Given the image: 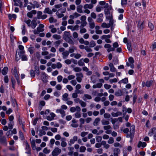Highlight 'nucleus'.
I'll return each mask as SVG.
<instances>
[{"label": "nucleus", "mask_w": 156, "mask_h": 156, "mask_svg": "<svg viewBox=\"0 0 156 156\" xmlns=\"http://www.w3.org/2000/svg\"><path fill=\"white\" fill-rule=\"evenodd\" d=\"M61 150L58 147H55L52 152V156H57L61 152Z\"/></svg>", "instance_id": "obj_1"}, {"label": "nucleus", "mask_w": 156, "mask_h": 156, "mask_svg": "<svg viewBox=\"0 0 156 156\" xmlns=\"http://www.w3.org/2000/svg\"><path fill=\"white\" fill-rule=\"evenodd\" d=\"M86 17L85 16H83L80 18L81 20V25L80 26V28H82L85 26L87 24V22L86 21Z\"/></svg>", "instance_id": "obj_2"}, {"label": "nucleus", "mask_w": 156, "mask_h": 156, "mask_svg": "<svg viewBox=\"0 0 156 156\" xmlns=\"http://www.w3.org/2000/svg\"><path fill=\"white\" fill-rule=\"evenodd\" d=\"M112 7H109V9H105V13L106 15V18H108L110 19V17L112 16V15L111 14L110 10H111Z\"/></svg>", "instance_id": "obj_3"}, {"label": "nucleus", "mask_w": 156, "mask_h": 156, "mask_svg": "<svg viewBox=\"0 0 156 156\" xmlns=\"http://www.w3.org/2000/svg\"><path fill=\"white\" fill-rule=\"evenodd\" d=\"M41 77L43 82L46 83L48 82V75L44 72L42 73Z\"/></svg>", "instance_id": "obj_4"}, {"label": "nucleus", "mask_w": 156, "mask_h": 156, "mask_svg": "<svg viewBox=\"0 0 156 156\" xmlns=\"http://www.w3.org/2000/svg\"><path fill=\"white\" fill-rule=\"evenodd\" d=\"M37 19L35 17L31 22L30 26L33 29H34L37 25L36 20Z\"/></svg>", "instance_id": "obj_5"}, {"label": "nucleus", "mask_w": 156, "mask_h": 156, "mask_svg": "<svg viewBox=\"0 0 156 156\" xmlns=\"http://www.w3.org/2000/svg\"><path fill=\"white\" fill-rule=\"evenodd\" d=\"M56 112L60 113L61 114V116L62 118H63L65 116V112L62 109L60 108L57 109Z\"/></svg>", "instance_id": "obj_6"}, {"label": "nucleus", "mask_w": 156, "mask_h": 156, "mask_svg": "<svg viewBox=\"0 0 156 156\" xmlns=\"http://www.w3.org/2000/svg\"><path fill=\"white\" fill-rule=\"evenodd\" d=\"M144 22L143 21L142 23H140V21H139L138 23L137 26L139 29L140 30H142L144 27Z\"/></svg>", "instance_id": "obj_7"}, {"label": "nucleus", "mask_w": 156, "mask_h": 156, "mask_svg": "<svg viewBox=\"0 0 156 156\" xmlns=\"http://www.w3.org/2000/svg\"><path fill=\"white\" fill-rule=\"evenodd\" d=\"M78 137L76 136H74L73 139H70L69 141V145L71 146L72 144H73L75 141L77 140Z\"/></svg>", "instance_id": "obj_8"}, {"label": "nucleus", "mask_w": 156, "mask_h": 156, "mask_svg": "<svg viewBox=\"0 0 156 156\" xmlns=\"http://www.w3.org/2000/svg\"><path fill=\"white\" fill-rule=\"evenodd\" d=\"M79 26L76 25L73 27L72 26H69L67 27V28L69 29H70L72 30H78Z\"/></svg>", "instance_id": "obj_9"}, {"label": "nucleus", "mask_w": 156, "mask_h": 156, "mask_svg": "<svg viewBox=\"0 0 156 156\" xmlns=\"http://www.w3.org/2000/svg\"><path fill=\"white\" fill-rule=\"evenodd\" d=\"M120 150L118 148H115L113 151L114 156H118V155L120 153Z\"/></svg>", "instance_id": "obj_10"}, {"label": "nucleus", "mask_w": 156, "mask_h": 156, "mask_svg": "<svg viewBox=\"0 0 156 156\" xmlns=\"http://www.w3.org/2000/svg\"><path fill=\"white\" fill-rule=\"evenodd\" d=\"M92 98L91 96L88 94H84L83 96V99L84 101H86L87 99H91Z\"/></svg>", "instance_id": "obj_11"}, {"label": "nucleus", "mask_w": 156, "mask_h": 156, "mask_svg": "<svg viewBox=\"0 0 156 156\" xmlns=\"http://www.w3.org/2000/svg\"><path fill=\"white\" fill-rule=\"evenodd\" d=\"M64 35L65 36V40L69 38H70V37H72L70 34L69 32L68 31H65L64 32Z\"/></svg>", "instance_id": "obj_12"}, {"label": "nucleus", "mask_w": 156, "mask_h": 156, "mask_svg": "<svg viewBox=\"0 0 156 156\" xmlns=\"http://www.w3.org/2000/svg\"><path fill=\"white\" fill-rule=\"evenodd\" d=\"M0 143L3 144H5L6 143V140L5 136H0Z\"/></svg>", "instance_id": "obj_13"}, {"label": "nucleus", "mask_w": 156, "mask_h": 156, "mask_svg": "<svg viewBox=\"0 0 156 156\" xmlns=\"http://www.w3.org/2000/svg\"><path fill=\"white\" fill-rule=\"evenodd\" d=\"M69 51H66L62 53L63 58L64 59H66L69 55Z\"/></svg>", "instance_id": "obj_14"}, {"label": "nucleus", "mask_w": 156, "mask_h": 156, "mask_svg": "<svg viewBox=\"0 0 156 156\" xmlns=\"http://www.w3.org/2000/svg\"><path fill=\"white\" fill-rule=\"evenodd\" d=\"M30 143L31 145V147L33 150H35L36 149V147L35 146V141L34 140H31V138L30 139Z\"/></svg>", "instance_id": "obj_15"}, {"label": "nucleus", "mask_w": 156, "mask_h": 156, "mask_svg": "<svg viewBox=\"0 0 156 156\" xmlns=\"http://www.w3.org/2000/svg\"><path fill=\"white\" fill-rule=\"evenodd\" d=\"M83 6L82 5H79L76 7L77 11L80 13H83V12L82 10Z\"/></svg>", "instance_id": "obj_16"}, {"label": "nucleus", "mask_w": 156, "mask_h": 156, "mask_svg": "<svg viewBox=\"0 0 156 156\" xmlns=\"http://www.w3.org/2000/svg\"><path fill=\"white\" fill-rule=\"evenodd\" d=\"M93 5L91 4H86L84 5L83 6V8L85 9H91L93 7Z\"/></svg>", "instance_id": "obj_17"}, {"label": "nucleus", "mask_w": 156, "mask_h": 156, "mask_svg": "<svg viewBox=\"0 0 156 156\" xmlns=\"http://www.w3.org/2000/svg\"><path fill=\"white\" fill-rule=\"evenodd\" d=\"M43 12L44 13H48L49 14H51L52 13V11L48 7L46 8Z\"/></svg>", "instance_id": "obj_18"}, {"label": "nucleus", "mask_w": 156, "mask_h": 156, "mask_svg": "<svg viewBox=\"0 0 156 156\" xmlns=\"http://www.w3.org/2000/svg\"><path fill=\"white\" fill-rule=\"evenodd\" d=\"M109 66L110 68V70L111 72H115L116 69L114 67L112 63H110L109 64Z\"/></svg>", "instance_id": "obj_19"}, {"label": "nucleus", "mask_w": 156, "mask_h": 156, "mask_svg": "<svg viewBox=\"0 0 156 156\" xmlns=\"http://www.w3.org/2000/svg\"><path fill=\"white\" fill-rule=\"evenodd\" d=\"M8 71V68L7 67H5L3 68L2 70V73L3 75H5L7 74Z\"/></svg>", "instance_id": "obj_20"}, {"label": "nucleus", "mask_w": 156, "mask_h": 156, "mask_svg": "<svg viewBox=\"0 0 156 156\" xmlns=\"http://www.w3.org/2000/svg\"><path fill=\"white\" fill-rule=\"evenodd\" d=\"M100 119L99 118H97L95 119L94 122L93 123V124L94 126H97L98 125L99 122L100 121Z\"/></svg>", "instance_id": "obj_21"}, {"label": "nucleus", "mask_w": 156, "mask_h": 156, "mask_svg": "<svg viewBox=\"0 0 156 156\" xmlns=\"http://www.w3.org/2000/svg\"><path fill=\"white\" fill-rule=\"evenodd\" d=\"M102 145L104 146V147L106 149H108L109 148L110 146L109 144H106L105 141H102Z\"/></svg>", "instance_id": "obj_22"}, {"label": "nucleus", "mask_w": 156, "mask_h": 156, "mask_svg": "<svg viewBox=\"0 0 156 156\" xmlns=\"http://www.w3.org/2000/svg\"><path fill=\"white\" fill-rule=\"evenodd\" d=\"M122 114V112H117L116 113L112 112V115L113 117H117L119 115H121Z\"/></svg>", "instance_id": "obj_23"}, {"label": "nucleus", "mask_w": 156, "mask_h": 156, "mask_svg": "<svg viewBox=\"0 0 156 156\" xmlns=\"http://www.w3.org/2000/svg\"><path fill=\"white\" fill-rule=\"evenodd\" d=\"M68 94L67 93H65L62 95V100L64 101H67L68 100L69 98H68Z\"/></svg>", "instance_id": "obj_24"}, {"label": "nucleus", "mask_w": 156, "mask_h": 156, "mask_svg": "<svg viewBox=\"0 0 156 156\" xmlns=\"http://www.w3.org/2000/svg\"><path fill=\"white\" fill-rule=\"evenodd\" d=\"M75 92V93H73L72 94V97L73 98H76L77 97V94H79L80 93V90H76Z\"/></svg>", "instance_id": "obj_25"}, {"label": "nucleus", "mask_w": 156, "mask_h": 156, "mask_svg": "<svg viewBox=\"0 0 156 156\" xmlns=\"http://www.w3.org/2000/svg\"><path fill=\"white\" fill-rule=\"evenodd\" d=\"M115 94L117 96H120L122 95V94L121 90H119L115 92Z\"/></svg>", "instance_id": "obj_26"}, {"label": "nucleus", "mask_w": 156, "mask_h": 156, "mask_svg": "<svg viewBox=\"0 0 156 156\" xmlns=\"http://www.w3.org/2000/svg\"><path fill=\"white\" fill-rule=\"evenodd\" d=\"M102 85V84L101 83H98L96 84H94L93 86V87L94 88H100Z\"/></svg>", "instance_id": "obj_27"}, {"label": "nucleus", "mask_w": 156, "mask_h": 156, "mask_svg": "<svg viewBox=\"0 0 156 156\" xmlns=\"http://www.w3.org/2000/svg\"><path fill=\"white\" fill-rule=\"evenodd\" d=\"M101 27L103 28H108L110 27V25L108 23H102Z\"/></svg>", "instance_id": "obj_28"}, {"label": "nucleus", "mask_w": 156, "mask_h": 156, "mask_svg": "<svg viewBox=\"0 0 156 156\" xmlns=\"http://www.w3.org/2000/svg\"><path fill=\"white\" fill-rule=\"evenodd\" d=\"M13 73L15 75V76L16 79L19 78V75L17 73V69L16 67H15Z\"/></svg>", "instance_id": "obj_29"}, {"label": "nucleus", "mask_w": 156, "mask_h": 156, "mask_svg": "<svg viewBox=\"0 0 156 156\" xmlns=\"http://www.w3.org/2000/svg\"><path fill=\"white\" fill-rule=\"evenodd\" d=\"M28 51L30 52V54H32L35 51V48L33 47H30L28 48Z\"/></svg>", "instance_id": "obj_30"}, {"label": "nucleus", "mask_w": 156, "mask_h": 156, "mask_svg": "<svg viewBox=\"0 0 156 156\" xmlns=\"http://www.w3.org/2000/svg\"><path fill=\"white\" fill-rule=\"evenodd\" d=\"M148 27L150 28L151 31H152L153 30L154 27V26L150 22L148 23Z\"/></svg>", "instance_id": "obj_31"}, {"label": "nucleus", "mask_w": 156, "mask_h": 156, "mask_svg": "<svg viewBox=\"0 0 156 156\" xmlns=\"http://www.w3.org/2000/svg\"><path fill=\"white\" fill-rule=\"evenodd\" d=\"M102 124L103 125H108L109 124V122L108 121L103 119L101 120Z\"/></svg>", "instance_id": "obj_32"}, {"label": "nucleus", "mask_w": 156, "mask_h": 156, "mask_svg": "<svg viewBox=\"0 0 156 156\" xmlns=\"http://www.w3.org/2000/svg\"><path fill=\"white\" fill-rule=\"evenodd\" d=\"M68 43L70 44H74V42L73 40L72 37H70L66 40Z\"/></svg>", "instance_id": "obj_33"}, {"label": "nucleus", "mask_w": 156, "mask_h": 156, "mask_svg": "<svg viewBox=\"0 0 156 156\" xmlns=\"http://www.w3.org/2000/svg\"><path fill=\"white\" fill-rule=\"evenodd\" d=\"M106 18V19L109 20V24L110 25V26H112L113 24V20L112 19V16L110 17V19H109L108 18Z\"/></svg>", "instance_id": "obj_34"}, {"label": "nucleus", "mask_w": 156, "mask_h": 156, "mask_svg": "<svg viewBox=\"0 0 156 156\" xmlns=\"http://www.w3.org/2000/svg\"><path fill=\"white\" fill-rule=\"evenodd\" d=\"M26 144V148L25 149L27 151L31 150L29 144H28L27 141L25 143Z\"/></svg>", "instance_id": "obj_35"}, {"label": "nucleus", "mask_w": 156, "mask_h": 156, "mask_svg": "<svg viewBox=\"0 0 156 156\" xmlns=\"http://www.w3.org/2000/svg\"><path fill=\"white\" fill-rule=\"evenodd\" d=\"M126 108L124 106H122V111L123 112V117H124L125 116L126 113Z\"/></svg>", "instance_id": "obj_36"}, {"label": "nucleus", "mask_w": 156, "mask_h": 156, "mask_svg": "<svg viewBox=\"0 0 156 156\" xmlns=\"http://www.w3.org/2000/svg\"><path fill=\"white\" fill-rule=\"evenodd\" d=\"M113 62L115 65L117 64L118 62V59L117 57H114L113 59Z\"/></svg>", "instance_id": "obj_37"}, {"label": "nucleus", "mask_w": 156, "mask_h": 156, "mask_svg": "<svg viewBox=\"0 0 156 156\" xmlns=\"http://www.w3.org/2000/svg\"><path fill=\"white\" fill-rule=\"evenodd\" d=\"M14 125V122H10L8 124V128L10 129H12L13 128V126Z\"/></svg>", "instance_id": "obj_38"}, {"label": "nucleus", "mask_w": 156, "mask_h": 156, "mask_svg": "<svg viewBox=\"0 0 156 156\" xmlns=\"http://www.w3.org/2000/svg\"><path fill=\"white\" fill-rule=\"evenodd\" d=\"M79 103L83 107H85L87 105L86 103L82 100H80L79 101Z\"/></svg>", "instance_id": "obj_39"}, {"label": "nucleus", "mask_w": 156, "mask_h": 156, "mask_svg": "<svg viewBox=\"0 0 156 156\" xmlns=\"http://www.w3.org/2000/svg\"><path fill=\"white\" fill-rule=\"evenodd\" d=\"M135 127L133 125H132L130 126V133H134L135 132Z\"/></svg>", "instance_id": "obj_40"}, {"label": "nucleus", "mask_w": 156, "mask_h": 156, "mask_svg": "<svg viewBox=\"0 0 156 156\" xmlns=\"http://www.w3.org/2000/svg\"><path fill=\"white\" fill-rule=\"evenodd\" d=\"M46 133L43 130H41L39 131V136H42V135H44L46 134Z\"/></svg>", "instance_id": "obj_41"}, {"label": "nucleus", "mask_w": 156, "mask_h": 156, "mask_svg": "<svg viewBox=\"0 0 156 156\" xmlns=\"http://www.w3.org/2000/svg\"><path fill=\"white\" fill-rule=\"evenodd\" d=\"M52 37L54 38L56 40H59L61 38V36L57 34H54L53 36Z\"/></svg>", "instance_id": "obj_42"}, {"label": "nucleus", "mask_w": 156, "mask_h": 156, "mask_svg": "<svg viewBox=\"0 0 156 156\" xmlns=\"http://www.w3.org/2000/svg\"><path fill=\"white\" fill-rule=\"evenodd\" d=\"M89 27L90 29H93L95 27V23L94 22L89 23Z\"/></svg>", "instance_id": "obj_43"}, {"label": "nucleus", "mask_w": 156, "mask_h": 156, "mask_svg": "<svg viewBox=\"0 0 156 156\" xmlns=\"http://www.w3.org/2000/svg\"><path fill=\"white\" fill-rule=\"evenodd\" d=\"M156 130V128H153L151 129V131H150L148 133V135L150 136H152L153 132L155 131Z\"/></svg>", "instance_id": "obj_44"}, {"label": "nucleus", "mask_w": 156, "mask_h": 156, "mask_svg": "<svg viewBox=\"0 0 156 156\" xmlns=\"http://www.w3.org/2000/svg\"><path fill=\"white\" fill-rule=\"evenodd\" d=\"M42 14V12L41 11H39L37 12V18L38 19H41V16Z\"/></svg>", "instance_id": "obj_45"}, {"label": "nucleus", "mask_w": 156, "mask_h": 156, "mask_svg": "<svg viewBox=\"0 0 156 156\" xmlns=\"http://www.w3.org/2000/svg\"><path fill=\"white\" fill-rule=\"evenodd\" d=\"M62 41L61 40H58L56 41L55 43V47H58L59 45L61 43Z\"/></svg>", "instance_id": "obj_46"}, {"label": "nucleus", "mask_w": 156, "mask_h": 156, "mask_svg": "<svg viewBox=\"0 0 156 156\" xmlns=\"http://www.w3.org/2000/svg\"><path fill=\"white\" fill-rule=\"evenodd\" d=\"M17 2L18 5L17 6H19L20 8L23 7V2L21 1V0H17L16 2Z\"/></svg>", "instance_id": "obj_47"}, {"label": "nucleus", "mask_w": 156, "mask_h": 156, "mask_svg": "<svg viewBox=\"0 0 156 156\" xmlns=\"http://www.w3.org/2000/svg\"><path fill=\"white\" fill-rule=\"evenodd\" d=\"M96 45L95 42L93 41H92L90 42V47H93L95 46Z\"/></svg>", "instance_id": "obj_48"}, {"label": "nucleus", "mask_w": 156, "mask_h": 156, "mask_svg": "<svg viewBox=\"0 0 156 156\" xmlns=\"http://www.w3.org/2000/svg\"><path fill=\"white\" fill-rule=\"evenodd\" d=\"M86 148L84 146H81L80 148V152H83L85 151Z\"/></svg>", "instance_id": "obj_49"}, {"label": "nucleus", "mask_w": 156, "mask_h": 156, "mask_svg": "<svg viewBox=\"0 0 156 156\" xmlns=\"http://www.w3.org/2000/svg\"><path fill=\"white\" fill-rule=\"evenodd\" d=\"M152 81H147L145 85L147 87H149L152 84Z\"/></svg>", "instance_id": "obj_50"}, {"label": "nucleus", "mask_w": 156, "mask_h": 156, "mask_svg": "<svg viewBox=\"0 0 156 156\" xmlns=\"http://www.w3.org/2000/svg\"><path fill=\"white\" fill-rule=\"evenodd\" d=\"M73 70L76 72H80L81 71L82 69L80 68L77 67L74 68Z\"/></svg>", "instance_id": "obj_51"}, {"label": "nucleus", "mask_w": 156, "mask_h": 156, "mask_svg": "<svg viewBox=\"0 0 156 156\" xmlns=\"http://www.w3.org/2000/svg\"><path fill=\"white\" fill-rule=\"evenodd\" d=\"M78 65L80 66H83L84 65V63L83 61V59H80L78 62Z\"/></svg>", "instance_id": "obj_52"}, {"label": "nucleus", "mask_w": 156, "mask_h": 156, "mask_svg": "<svg viewBox=\"0 0 156 156\" xmlns=\"http://www.w3.org/2000/svg\"><path fill=\"white\" fill-rule=\"evenodd\" d=\"M43 152L44 153L47 154L50 152V150H48L47 148H45L44 149Z\"/></svg>", "instance_id": "obj_53"}, {"label": "nucleus", "mask_w": 156, "mask_h": 156, "mask_svg": "<svg viewBox=\"0 0 156 156\" xmlns=\"http://www.w3.org/2000/svg\"><path fill=\"white\" fill-rule=\"evenodd\" d=\"M25 51L24 50L18 52V55L20 57H21L23 55H24Z\"/></svg>", "instance_id": "obj_54"}, {"label": "nucleus", "mask_w": 156, "mask_h": 156, "mask_svg": "<svg viewBox=\"0 0 156 156\" xmlns=\"http://www.w3.org/2000/svg\"><path fill=\"white\" fill-rule=\"evenodd\" d=\"M25 51L24 50L18 52V55L20 57H21L23 55H24Z\"/></svg>", "instance_id": "obj_55"}, {"label": "nucleus", "mask_w": 156, "mask_h": 156, "mask_svg": "<svg viewBox=\"0 0 156 156\" xmlns=\"http://www.w3.org/2000/svg\"><path fill=\"white\" fill-rule=\"evenodd\" d=\"M91 80L93 83H96V80L95 76L93 75L91 76Z\"/></svg>", "instance_id": "obj_56"}, {"label": "nucleus", "mask_w": 156, "mask_h": 156, "mask_svg": "<svg viewBox=\"0 0 156 156\" xmlns=\"http://www.w3.org/2000/svg\"><path fill=\"white\" fill-rule=\"evenodd\" d=\"M66 10V8H62L58 10V11H59L62 13H65Z\"/></svg>", "instance_id": "obj_57"}, {"label": "nucleus", "mask_w": 156, "mask_h": 156, "mask_svg": "<svg viewBox=\"0 0 156 156\" xmlns=\"http://www.w3.org/2000/svg\"><path fill=\"white\" fill-rule=\"evenodd\" d=\"M49 22L50 23H52L53 22H56V20H54V18L53 17H50L49 19Z\"/></svg>", "instance_id": "obj_58"}, {"label": "nucleus", "mask_w": 156, "mask_h": 156, "mask_svg": "<svg viewBox=\"0 0 156 156\" xmlns=\"http://www.w3.org/2000/svg\"><path fill=\"white\" fill-rule=\"evenodd\" d=\"M104 117L105 119H108L110 118L111 116L108 113H105L104 115Z\"/></svg>", "instance_id": "obj_59"}, {"label": "nucleus", "mask_w": 156, "mask_h": 156, "mask_svg": "<svg viewBox=\"0 0 156 156\" xmlns=\"http://www.w3.org/2000/svg\"><path fill=\"white\" fill-rule=\"evenodd\" d=\"M127 48L130 51H132V48L131 47V44L130 43H128L127 44Z\"/></svg>", "instance_id": "obj_60"}, {"label": "nucleus", "mask_w": 156, "mask_h": 156, "mask_svg": "<svg viewBox=\"0 0 156 156\" xmlns=\"http://www.w3.org/2000/svg\"><path fill=\"white\" fill-rule=\"evenodd\" d=\"M108 143L110 144H112L114 142V139L112 137H111L108 141Z\"/></svg>", "instance_id": "obj_61"}, {"label": "nucleus", "mask_w": 156, "mask_h": 156, "mask_svg": "<svg viewBox=\"0 0 156 156\" xmlns=\"http://www.w3.org/2000/svg\"><path fill=\"white\" fill-rule=\"evenodd\" d=\"M80 32L81 34H83L85 33L87 31L86 29L85 28H80Z\"/></svg>", "instance_id": "obj_62"}, {"label": "nucleus", "mask_w": 156, "mask_h": 156, "mask_svg": "<svg viewBox=\"0 0 156 156\" xmlns=\"http://www.w3.org/2000/svg\"><path fill=\"white\" fill-rule=\"evenodd\" d=\"M96 140L97 142H101L102 140V137L101 136H97L96 137Z\"/></svg>", "instance_id": "obj_63"}, {"label": "nucleus", "mask_w": 156, "mask_h": 156, "mask_svg": "<svg viewBox=\"0 0 156 156\" xmlns=\"http://www.w3.org/2000/svg\"><path fill=\"white\" fill-rule=\"evenodd\" d=\"M21 58L22 61H26L27 59V57L24 55H23Z\"/></svg>", "instance_id": "obj_64"}]
</instances>
